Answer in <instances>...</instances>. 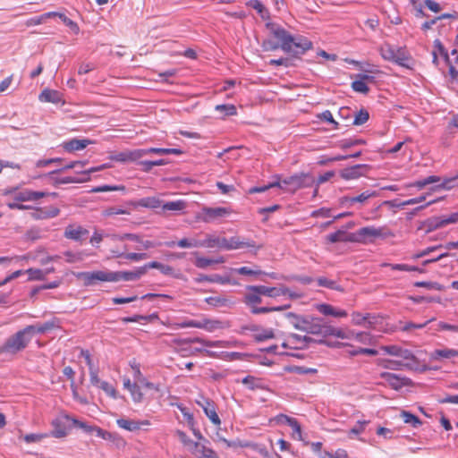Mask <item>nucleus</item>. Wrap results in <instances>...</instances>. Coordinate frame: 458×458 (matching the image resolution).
<instances>
[{
	"instance_id": "nucleus-11",
	"label": "nucleus",
	"mask_w": 458,
	"mask_h": 458,
	"mask_svg": "<svg viewBox=\"0 0 458 458\" xmlns=\"http://www.w3.org/2000/svg\"><path fill=\"white\" fill-rule=\"evenodd\" d=\"M66 420L68 421H71L74 427L82 429L86 433L92 434L96 432L97 436L103 439H107V437H110V434L107 431L103 430L102 428L97 426L89 425L84 421L79 420L70 416H66Z\"/></svg>"
},
{
	"instance_id": "nucleus-63",
	"label": "nucleus",
	"mask_w": 458,
	"mask_h": 458,
	"mask_svg": "<svg viewBox=\"0 0 458 458\" xmlns=\"http://www.w3.org/2000/svg\"><path fill=\"white\" fill-rule=\"evenodd\" d=\"M369 423V421L363 420V421H358L351 429L349 435H358L364 431L366 425Z\"/></svg>"
},
{
	"instance_id": "nucleus-32",
	"label": "nucleus",
	"mask_w": 458,
	"mask_h": 458,
	"mask_svg": "<svg viewBox=\"0 0 458 458\" xmlns=\"http://www.w3.org/2000/svg\"><path fill=\"white\" fill-rule=\"evenodd\" d=\"M286 318L289 322L298 330L303 332L304 327L307 325V320L309 318H304L298 316L293 312H289L286 314Z\"/></svg>"
},
{
	"instance_id": "nucleus-53",
	"label": "nucleus",
	"mask_w": 458,
	"mask_h": 458,
	"mask_svg": "<svg viewBox=\"0 0 458 458\" xmlns=\"http://www.w3.org/2000/svg\"><path fill=\"white\" fill-rule=\"evenodd\" d=\"M434 47H435V50H437V53L441 55L444 57V60L446 63V64H450L449 55L447 53V50L445 48V47L443 46V44L441 43V41L439 39H436L434 41Z\"/></svg>"
},
{
	"instance_id": "nucleus-7",
	"label": "nucleus",
	"mask_w": 458,
	"mask_h": 458,
	"mask_svg": "<svg viewBox=\"0 0 458 458\" xmlns=\"http://www.w3.org/2000/svg\"><path fill=\"white\" fill-rule=\"evenodd\" d=\"M105 167V165H101V166H98V167H92L89 170H84V171H78L77 173L78 174H81L83 175H86L85 178H81V179H79V178H76V177H72V176H67V177H63V178H60V177H55V174H58L61 172V170H54L48 174H43V175H38V176H35L34 178H41V177H44V176H47L49 177V179L51 180V182H53L54 185L57 186L59 184H65V183H78V182H87L89 180V174L91 173H94V172H97V171H100L102 170L103 168Z\"/></svg>"
},
{
	"instance_id": "nucleus-23",
	"label": "nucleus",
	"mask_w": 458,
	"mask_h": 458,
	"mask_svg": "<svg viewBox=\"0 0 458 458\" xmlns=\"http://www.w3.org/2000/svg\"><path fill=\"white\" fill-rule=\"evenodd\" d=\"M383 350L387 353V354H390V355H393V356H396V357H400L403 360H413L414 359V356L413 354L411 353V351L409 350H405V349H402L396 345H388V346H385L383 347Z\"/></svg>"
},
{
	"instance_id": "nucleus-57",
	"label": "nucleus",
	"mask_w": 458,
	"mask_h": 458,
	"mask_svg": "<svg viewBox=\"0 0 458 458\" xmlns=\"http://www.w3.org/2000/svg\"><path fill=\"white\" fill-rule=\"evenodd\" d=\"M58 18L62 20V21L69 27L73 32L78 33L79 32V26L76 22L69 19L65 14L61 13L58 14Z\"/></svg>"
},
{
	"instance_id": "nucleus-43",
	"label": "nucleus",
	"mask_w": 458,
	"mask_h": 458,
	"mask_svg": "<svg viewBox=\"0 0 458 458\" xmlns=\"http://www.w3.org/2000/svg\"><path fill=\"white\" fill-rule=\"evenodd\" d=\"M222 262H224V260L222 259H208V258L197 256L196 259L194 261V264L197 267L204 269V268H207L210 265L218 264V263H222Z\"/></svg>"
},
{
	"instance_id": "nucleus-37",
	"label": "nucleus",
	"mask_w": 458,
	"mask_h": 458,
	"mask_svg": "<svg viewBox=\"0 0 458 458\" xmlns=\"http://www.w3.org/2000/svg\"><path fill=\"white\" fill-rule=\"evenodd\" d=\"M246 4L247 6L256 10L262 19L268 18V10L259 0H250Z\"/></svg>"
},
{
	"instance_id": "nucleus-9",
	"label": "nucleus",
	"mask_w": 458,
	"mask_h": 458,
	"mask_svg": "<svg viewBox=\"0 0 458 458\" xmlns=\"http://www.w3.org/2000/svg\"><path fill=\"white\" fill-rule=\"evenodd\" d=\"M230 213L231 211L224 207H203L201 211L198 214V219L204 223H213Z\"/></svg>"
},
{
	"instance_id": "nucleus-47",
	"label": "nucleus",
	"mask_w": 458,
	"mask_h": 458,
	"mask_svg": "<svg viewBox=\"0 0 458 458\" xmlns=\"http://www.w3.org/2000/svg\"><path fill=\"white\" fill-rule=\"evenodd\" d=\"M177 246L180 248H197L203 247V244L202 241L183 238L177 242Z\"/></svg>"
},
{
	"instance_id": "nucleus-25",
	"label": "nucleus",
	"mask_w": 458,
	"mask_h": 458,
	"mask_svg": "<svg viewBox=\"0 0 458 458\" xmlns=\"http://www.w3.org/2000/svg\"><path fill=\"white\" fill-rule=\"evenodd\" d=\"M317 310L325 316H333L335 318H344L347 316V312L343 310H335L330 304L322 303L317 306Z\"/></svg>"
},
{
	"instance_id": "nucleus-56",
	"label": "nucleus",
	"mask_w": 458,
	"mask_h": 458,
	"mask_svg": "<svg viewBox=\"0 0 458 458\" xmlns=\"http://www.w3.org/2000/svg\"><path fill=\"white\" fill-rule=\"evenodd\" d=\"M290 372H294L300 375H307V374H313L317 372L316 369L312 368H306V367H301V366H293L288 369Z\"/></svg>"
},
{
	"instance_id": "nucleus-51",
	"label": "nucleus",
	"mask_w": 458,
	"mask_h": 458,
	"mask_svg": "<svg viewBox=\"0 0 458 458\" xmlns=\"http://www.w3.org/2000/svg\"><path fill=\"white\" fill-rule=\"evenodd\" d=\"M381 56L387 61H392L394 59V47L391 45L386 44L380 49Z\"/></svg>"
},
{
	"instance_id": "nucleus-35",
	"label": "nucleus",
	"mask_w": 458,
	"mask_h": 458,
	"mask_svg": "<svg viewBox=\"0 0 458 458\" xmlns=\"http://www.w3.org/2000/svg\"><path fill=\"white\" fill-rule=\"evenodd\" d=\"M164 200L155 197L144 198L140 200V205L145 208L157 209L163 208Z\"/></svg>"
},
{
	"instance_id": "nucleus-24",
	"label": "nucleus",
	"mask_w": 458,
	"mask_h": 458,
	"mask_svg": "<svg viewBox=\"0 0 458 458\" xmlns=\"http://www.w3.org/2000/svg\"><path fill=\"white\" fill-rule=\"evenodd\" d=\"M366 168L365 165H355L351 167L341 170L340 175L344 180L357 179L362 175V170Z\"/></svg>"
},
{
	"instance_id": "nucleus-29",
	"label": "nucleus",
	"mask_w": 458,
	"mask_h": 458,
	"mask_svg": "<svg viewBox=\"0 0 458 458\" xmlns=\"http://www.w3.org/2000/svg\"><path fill=\"white\" fill-rule=\"evenodd\" d=\"M242 383L245 385L250 390L256 389H267L266 386L263 383V380L253 376H247L242 379Z\"/></svg>"
},
{
	"instance_id": "nucleus-54",
	"label": "nucleus",
	"mask_w": 458,
	"mask_h": 458,
	"mask_svg": "<svg viewBox=\"0 0 458 458\" xmlns=\"http://www.w3.org/2000/svg\"><path fill=\"white\" fill-rule=\"evenodd\" d=\"M384 266L390 267L393 270L411 272V271H421L417 267L409 266L407 264H385Z\"/></svg>"
},
{
	"instance_id": "nucleus-4",
	"label": "nucleus",
	"mask_w": 458,
	"mask_h": 458,
	"mask_svg": "<svg viewBox=\"0 0 458 458\" xmlns=\"http://www.w3.org/2000/svg\"><path fill=\"white\" fill-rule=\"evenodd\" d=\"M303 332L311 335H322L325 337L336 336L341 339L349 337L343 330L327 324L323 321L322 318H308L307 325L304 327Z\"/></svg>"
},
{
	"instance_id": "nucleus-62",
	"label": "nucleus",
	"mask_w": 458,
	"mask_h": 458,
	"mask_svg": "<svg viewBox=\"0 0 458 458\" xmlns=\"http://www.w3.org/2000/svg\"><path fill=\"white\" fill-rule=\"evenodd\" d=\"M439 181H440L439 177L435 176V175H431V176H428V177L425 178L424 180L418 181L415 183V186L418 187L419 189H422L423 187H425L428 184L437 182Z\"/></svg>"
},
{
	"instance_id": "nucleus-1",
	"label": "nucleus",
	"mask_w": 458,
	"mask_h": 458,
	"mask_svg": "<svg viewBox=\"0 0 458 458\" xmlns=\"http://www.w3.org/2000/svg\"><path fill=\"white\" fill-rule=\"evenodd\" d=\"M271 36L277 41L267 38L263 40L261 47L264 51H276L281 48L292 56L298 57L312 47V43L302 36H293L286 30L276 23H267Z\"/></svg>"
},
{
	"instance_id": "nucleus-59",
	"label": "nucleus",
	"mask_w": 458,
	"mask_h": 458,
	"mask_svg": "<svg viewBox=\"0 0 458 458\" xmlns=\"http://www.w3.org/2000/svg\"><path fill=\"white\" fill-rule=\"evenodd\" d=\"M352 356H357L360 354L375 356L377 354V351L370 348H357L350 352Z\"/></svg>"
},
{
	"instance_id": "nucleus-49",
	"label": "nucleus",
	"mask_w": 458,
	"mask_h": 458,
	"mask_svg": "<svg viewBox=\"0 0 458 458\" xmlns=\"http://www.w3.org/2000/svg\"><path fill=\"white\" fill-rule=\"evenodd\" d=\"M352 89L355 92L362 93V94H368L369 91V88L368 87L367 83L363 81L360 79H358L352 82Z\"/></svg>"
},
{
	"instance_id": "nucleus-3",
	"label": "nucleus",
	"mask_w": 458,
	"mask_h": 458,
	"mask_svg": "<svg viewBox=\"0 0 458 458\" xmlns=\"http://www.w3.org/2000/svg\"><path fill=\"white\" fill-rule=\"evenodd\" d=\"M76 277L82 280L85 286L94 285L98 281L100 282H117L123 281H135L134 271H92V272H79Z\"/></svg>"
},
{
	"instance_id": "nucleus-20",
	"label": "nucleus",
	"mask_w": 458,
	"mask_h": 458,
	"mask_svg": "<svg viewBox=\"0 0 458 458\" xmlns=\"http://www.w3.org/2000/svg\"><path fill=\"white\" fill-rule=\"evenodd\" d=\"M38 99L41 102H48V103H54V104H64V101L63 100V95L61 92L55 90V89H44L38 96Z\"/></svg>"
},
{
	"instance_id": "nucleus-21",
	"label": "nucleus",
	"mask_w": 458,
	"mask_h": 458,
	"mask_svg": "<svg viewBox=\"0 0 458 458\" xmlns=\"http://www.w3.org/2000/svg\"><path fill=\"white\" fill-rule=\"evenodd\" d=\"M352 321L357 326H366L367 327H372L377 321V317L369 313L362 315L359 312H354L352 315Z\"/></svg>"
},
{
	"instance_id": "nucleus-6",
	"label": "nucleus",
	"mask_w": 458,
	"mask_h": 458,
	"mask_svg": "<svg viewBox=\"0 0 458 458\" xmlns=\"http://www.w3.org/2000/svg\"><path fill=\"white\" fill-rule=\"evenodd\" d=\"M30 342L25 331L23 329L20 330L6 339L5 343L0 347V352L16 354L24 350Z\"/></svg>"
},
{
	"instance_id": "nucleus-2",
	"label": "nucleus",
	"mask_w": 458,
	"mask_h": 458,
	"mask_svg": "<svg viewBox=\"0 0 458 458\" xmlns=\"http://www.w3.org/2000/svg\"><path fill=\"white\" fill-rule=\"evenodd\" d=\"M314 182V178L310 174L302 173L286 177L283 180H280L278 177L276 182L261 187H251L249 190V193L253 194L264 192L274 187H278L280 189L294 192L301 188L310 187Z\"/></svg>"
},
{
	"instance_id": "nucleus-38",
	"label": "nucleus",
	"mask_w": 458,
	"mask_h": 458,
	"mask_svg": "<svg viewBox=\"0 0 458 458\" xmlns=\"http://www.w3.org/2000/svg\"><path fill=\"white\" fill-rule=\"evenodd\" d=\"M262 293H259L255 291H248V293L244 296V302L250 307H256L255 305L260 303L262 301L261 299Z\"/></svg>"
},
{
	"instance_id": "nucleus-15",
	"label": "nucleus",
	"mask_w": 458,
	"mask_h": 458,
	"mask_svg": "<svg viewBox=\"0 0 458 458\" xmlns=\"http://www.w3.org/2000/svg\"><path fill=\"white\" fill-rule=\"evenodd\" d=\"M380 377L394 390H400L404 386L411 385V381L407 377H400L398 375L389 372H383Z\"/></svg>"
},
{
	"instance_id": "nucleus-52",
	"label": "nucleus",
	"mask_w": 458,
	"mask_h": 458,
	"mask_svg": "<svg viewBox=\"0 0 458 458\" xmlns=\"http://www.w3.org/2000/svg\"><path fill=\"white\" fill-rule=\"evenodd\" d=\"M234 273L244 275V276H259L262 274H265V272L259 270V269H251L247 267H242L238 268H233L232 269Z\"/></svg>"
},
{
	"instance_id": "nucleus-33",
	"label": "nucleus",
	"mask_w": 458,
	"mask_h": 458,
	"mask_svg": "<svg viewBox=\"0 0 458 458\" xmlns=\"http://www.w3.org/2000/svg\"><path fill=\"white\" fill-rule=\"evenodd\" d=\"M192 453L195 454L201 455L204 458H219L217 454L212 449L206 447L205 445L196 443L194 444V449Z\"/></svg>"
},
{
	"instance_id": "nucleus-19",
	"label": "nucleus",
	"mask_w": 458,
	"mask_h": 458,
	"mask_svg": "<svg viewBox=\"0 0 458 458\" xmlns=\"http://www.w3.org/2000/svg\"><path fill=\"white\" fill-rule=\"evenodd\" d=\"M47 196L46 191H35L30 190H25L23 191H20L14 195V200L24 202V201H35L41 198Z\"/></svg>"
},
{
	"instance_id": "nucleus-17",
	"label": "nucleus",
	"mask_w": 458,
	"mask_h": 458,
	"mask_svg": "<svg viewBox=\"0 0 458 458\" xmlns=\"http://www.w3.org/2000/svg\"><path fill=\"white\" fill-rule=\"evenodd\" d=\"M143 153L144 152L140 151V149L127 150V151L116 153V154L111 156L110 158L113 161L125 163V162L139 160L140 158L143 157Z\"/></svg>"
},
{
	"instance_id": "nucleus-27",
	"label": "nucleus",
	"mask_w": 458,
	"mask_h": 458,
	"mask_svg": "<svg viewBox=\"0 0 458 458\" xmlns=\"http://www.w3.org/2000/svg\"><path fill=\"white\" fill-rule=\"evenodd\" d=\"M456 356H458V350L448 348L437 349L430 354L432 360L452 359Z\"/></svg>"
},
{
	"instance_id": "nucleus-10",
	"label": "nucleus",
	"mask_w": 458,
	"mask_h": 458,
	"mask_svg": "<svg viewBox=\"0 0 458 458\" xmlns=\"http://www.w3.org/2000/svg\"><path fill=\"white\" fill-rule=\"evenodd\" d=\"M89 233L88 229L80 225L72 224L65 227L64 236L66 239L81 242L88 237Z\"/></svg>"
},
{
	"instance_id": "nucleus-45",
	"label": "nucleus",
	"mask_w": 458,
	"mask_h": 458,
	"mask_svg": "<svg viewBox=\"0 0 458 458\" xmlns=\"http://www.w3.org/2000/svg\"><path fill=\"white\" fill-rule=\"evenodd\" d=\"M290 307V305H284V306H278V307H252L251 308V313L253 314H264V313H269L272 311H279L286 310Z\"/></svg>"
},
{
	"instance_id": "nucleus-55",
	"label": "nucleus",
	"mask_w": 458,
	"mask_h": 458,
	"mask_svg": "<svg viewBox=\"0 0 458 458\" xmlns=\"http://www.w3.org/2000/svg\"><path fill=\"white\" fill-rule=\"evenodd\" d=\"M215 109L224 113L225 115H234L237 113L236 107L233 105H217Z\"/></svg>"
},
{
	"instance_id": "nucleus-8",
	"label": "nucleus",
	"mask_w": 458,
	"mask_h": 458,
	"mask_svg": "<svg viewBox=\"0 0 458 458\" xmlns=\"http://www.w3.org/2000/svg\"><path fill=\"white\" fill-rule=\"evenodd\" d=\"M390 235L392 233L389 231L386 232L384 227L365 226L360 228L352 236H354V242H366L368 241L372 242L376 238Z\"/></svg>"
},
{
	"instance_id": "nucleus-42",
	"label": "nucleus",
	"mask_w": 458,
	"mask_h": 458,
	"mask_svg": "<svg viewBox=\"0 0 458 458\" xmlns=\"http://www.w3.org/2000/svg\"><path fill=\"white\" fill-rule=\"evenodd\" d=\"M409 61V57L406 54L404 48L399 47L397 49L394 48V59L393 62L396 63L401 66H408L407 62Z\"/></svg>"
},
{
	"instance_id": "nucleus-34",
	"label": "nucleus",
	"mask_w": 458,
	"mask_h": 458,
	"mask_svg": "<svg viewBox=\"0 0 458 458\" xmlns=\"http://www.w3.org/2000/svg\"><path fill=\"white\" fill-rule=\"evenodd\" d=\"M400 417L403 420L404 423L410 424L412 428H419L422 424L419 417L415 416L408 411H402Z\"/></svg>"
},
{
	"instance_id": "nucleus-28",
	"label": "nucleus",
	"mask_w": 458,
	"mask_h": 458,
	"mask_svg": "<svg viewBox=\"0 0 458 458\" xmlns=\"http://www.w3.org/2000/svg\"><path fill=\"white\" fill-rule=\"evenodd\" d=\"M375 195H376L375 192L364 191L356 197H344L341 199V203H342V205H345V206H351L356 202L362 203V202L366 201L369 198L375 196Z\"/></svg>"
},
{
	"instance_id": "nucleus-61",
	"label": "nucleus",
	"mask_w": 458,
	"mask_h": 458,
	"mask_svg": "<svg viewBox=\"0 0 458 458\" xmlns=\"http://www.w3.org/2000/svg\"><path fill=\"white\" fill-rule=\"evenodd\" d=\"M176 434L179 437L182 443L189 446L190 450L192 452V449H194V444H196L197 442H194L191 439H190L183 431L177 430Z\"/></svg>"
},
{
	"instance_id": "nucleus-16",
	"label": "nucleus",
	"mask_w": 458,
	"mask_h": 458,
	"mask_svg": "<svg viewBox=\"0 0 458 458\" xmlns=\"http://www.w3.org/2000/svg\"><path fill=\"white\" fill-rule=\"evenodd\" d=\"M187 208V202L182 199L174 200V201H164L162 211H159V214H180L184 211Z\"/></svg>"
},
{
	"instance_id": "nucleus-64",
	"label": "nucleus",
	"mask_w": 458,
	"mask_h": 458,
	"mask_svg": "<svg viewBox=\"0 0 458 458\" xmlns=\"http://www.w3.org/2000/svg\"><path fill=\"white\" fill-rule=\"evenodd\" d=\"M130 393L134 402L140 403L142 401L143 394L140 392L137 384H133L132 389H131Z\"/></svg>"
},
{
	"instance_id": "nucleus-13",
	"label": "nucleus",
	"mask_w": 458,
	"mask_h": 458,
	"mask_svg": "<svg viewBox=\"0 0 458 458\" xmlns=\"http://www.w3.org/2000/svg\"><path fill=\"white\" fill-rule=\"evenodd\" d=\"M197 403L203 409L204 413L215 425H219L221 420L217 415L215 408V403L208 398L201 397L200 400L197 401Z\"/></svg>"
},
{
	"instance_id": "nucleus-58",
	"label": "nucleus",
	"mask_w": 458,
	"mask_h": 458,
	"mask_svg": "<svg viewBox=\"0 0 458 458\" xmlns=\"http://www.w3.org/2000/svg\"><path fill=\"white\" fill-rule=\"evenodd\" d=\"M47 434H34V433H31V434H27L23 437V440L30 444V443H37V442H40L42 439H44L45 437H47Z\"/></svg>"
},
{
	"instance_id": "nucleus-36",
	"label": "nucleus",
	"mask_w": 458,
	"mask_h": 458,
	"mask_svg": "<svg viewBox=\"0 0 458 458\" xmlns=\"http://www.w3.org/2000/svg\"><path fill=\"white\" fill-rule=\"evenodd\" d=\"M114 257L117 258H125L130 260L133 261H140L143 260L148 258V255L147 253H136V252H130V253H124V252H119L116 250H112Z\"/></svg>"
},
{
	"instance_id": "nucleus-18",
	"label": "nucleus",
	"mask_w": 458,
	"mask_h": 458,
	"mask_svg": "<svg viewBox=\"0 0 458 458\" xmlns=\"http://www.w3.org/2000/svg\"><path fill=\"white\" fill-rule=\"evenodd\" d=\"M91 143L90 140L75 138L63 142L62 147L67 152H74L84 149Z\"/></svg>"
},
{
	"instance_id": "nucleus-30",
	"label": "nucleus",
	"mask_w": 458,
	"mask_h": 458,
	"mask_svg": "<svg viewBox=\"0 0 458 458\" xmlns=\"http://www.w3.org/2000/svg\"><path fill=\"white\" fill-rule=\"evenodd\" d=\"M329 242L335 243L339 242H354V236L347 235L344 230H338L327 236Z\"/></svg>"
},
{
	"instance_id": "nucleus-40",
	"label": "nucleus",
	"mask_w": 458,
	"mask_h": 458,
	"mask_svg": "<svg viewBox=\"0 0 458 458\" xmlns=\"http://www.w3.org/2000/svg\"><path fill=\"white\" fill-rule=\"evenodd\" d=\"M317 283L318 286L326 287L338 292H344V288L341 285H339L335 281L327 277H318L317 279Z\"/></svg>"
},
{
	"instance_id": "nucleus-22",
	"label": "nucleus",
	"mask_w": 458,
	"mask_h": 458,
	"mask_svg": "<svg viewBox=\"0 0 458 458\" xmlns=\"http://www.w3.org/2000/svg\"><path fill=\"white\" fill-rule=\"evenodd\" d=\"M444 218L443 216H432L422 222L421 225L419 227V229H423L426 231V233H430L434 230H437L438 228L444 227Z\"/></svg>"
},
{
	"instance_id": "nucleus-14",
	"label": "nucleus",
	"mask_w": 458,
	"mask_h": 458,
	"mask_svg": "<svg viewBox=\"0 0 458 458\" xmlns=\"http://www.w3.org/2000/svg\"><path fill=\"white\" fill-rule=\"evenodd\" d=\"M194 281L197 283H202V282H209V283H216L220 284H233L237 285L239 283L232 279L230 276H223L217 274L207 276L203 274H199L197 277L194 278Z\"/></svg>"
},
{
	"instance_id": "nucleus-44",
	"label": "nucleus",
	"mask_w": 458,
	"mask_h": 458,
	"mask_svg": "<svg viewBox=\"0 0 458 458\" xmlns=\"http://www.w3.org/2000/svg\"><path fill=\"white\" fill-rule=\"evenodd\" d=\"M379 365L383 367L384 369H392V370H399L401 369L405 364L401 360H381L379 362Z\"/></svg>"
},
{
	"instance_id": "nucleus-46",
	"label": "nucleus",
	"mask_w": 458,
	"mask_h": 458,
	"mask_svg": "<svg viewBox=\"0 0 458 458\" xmlns=\"http://www.w3.org/2000/svg\"><path fill=\"white\" fill-rule=\"evenodd\" d=\"M26 335L29 336L30 341L32 340L36 334H45L41 324L30 325L23 328Z\"/></svg>"
},
{
	"instance_id": "nucleus-50",
	"label": "nucleus",
	"mask_w": 458,
	"mask_h": 458,
	"mask_svg": "<svg viewBox=\"0 0 458 458\" xmlns=\"http://www.w3.org/2000/svg\"><path fill=\"white\" fill-rule=\"evenodd\" d=\"M369 118V114L365 109H360L359 112L355 114L353 124L354 125H362L364 124Z\"/></svg>"
},
{
	"instance_id": "nucleus-39",
	"label": "nucleus",
	"mask_w": 458,
	"mask_h": 458,
	"mask_svg": "<svg viewBox=\"0 0 458 458\" xmlns=\"http://www.w3.org/2000/svg\"><path fill=\"white\" fill-rule=\"evenodd\" d=\"M117 425L129 431H136L140 429V423L138 420H128V419H118L116 420Z\"/></svg>"
},
{
	"instance_id": "nucleus-60",
	"label": "nucleus",
	"mask_w": 458,
	"mask_h": 458,
	"mask_svg": "<svg viewBox=\"0 0 458 458\" xmlns=\"http://www.w3.org/2000/svg\"><path fill=\"white\" fill-rule=\"evenodd\" d=\"M30 278L32 280H43L46 276V273L43 270L38 268H30L27 270Z\"/></svg>"
},
{
	"instance_id": "nucleus-26",
	"label": "nucleus",
	"mask_w": 458,
	"mask_h": 458,
	"mask_svg": "<svg viewBox=\"0 0 458 458\" xmlns=\"http://www.w3.org/2000/svg\"><path fill=\"white\" fill-rule=\"evenodd\" d=\"M250 330L256 332L254 335V339L257 342H263L268 339L274 338V332L269 328H261L259 329L257 326H251L249 327Z\"/></svg>"
},
{
	"instance_id": "nucleus-41",
	"label": "nucleus",
	"mask_w": 458,
	"mask_h": 458,
	"mask_svg": "<svg viewBox=\"0 0 458 458\" xmlns=\"http://www.w3.org/2000/svg\"><path fill=\"white\" fill-rule=\"evenodd\" d=\"M205 302L212 307H225L228 306L231 301L221 296H210L205 299Z\"/></svg>"
},
{
	"instance_id": "nucleus-12",
	"label": "nucleus",
	"mask_w": 458,
	"mask_h": 458,
	"mask_svg": "<svg viewBox=\"0 0 458 458\" xmlns=\"http://www.w3.org/2000/svg\"><path fill=\"white\" fill-rule=\"evenodd\" d=\"M248 291H255L259 293H262L264 296L267 297H278L282 295H286L289 293V289L287 287H267L265 285H249L247 286Z\"/></svg>"
},
{
	"instance_id": "nucleus-5",
	"label": "nucleus",
	"mask_w": 458,
	"mask_h": 458,
	"mask_svg": "<svg viewBox=\"0 0 458 458\" xmlns=\"http://www.w3.org/2000/svg\"><path fill=\"white\" fill-rule=\"evenodd\" d=\"M202 244L203 247L218 248L227 250L254 246L250 242L242 241L238 236H233L227 239L225 237H216L214 235H208L207 238L202 241Z\"/></svg>"
},
{
	"instance_id": "nucleus-31",
	"label": "nucleus",
	"mask_w": 458,
	"mask_h": 458,
	"mask_svg": "<svg viewBox=\"0 0 458 458\" xmlns=\"http://www.w3.org/2000/svg\"><path fill=\"white\" fill-rule=\"evenodd\" d=\"M280 420L286 422L293 428V436L294 438L301 439V425L296 419L288 417L286 415H281Z\"/></svg>"
},
{
	"instance_id": "nucleus-48",
	"label": "nucleus",
	"mask_w": 458,
	"mask_h": 458,
	"mask_svg": "<svg viewBox=\"0 0 458 458\" xmlns=\"http://www.w3.org/2000/svg\"><path fill=\"white\" fill-rule=\"evenodd\" d=\"M345 335L349 336L347 339L354 338L362 344H367L370 340L369 334L366 332L354 333L353 331H349L348 333H345Z\"/></svg>"
}]
</instances>
